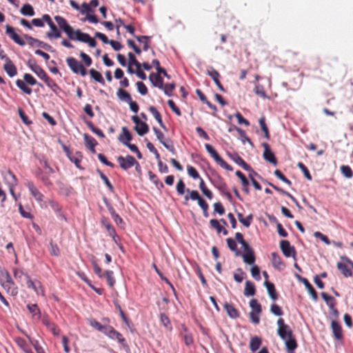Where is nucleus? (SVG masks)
<instances>
[{
	"label": "nucleus",
	"instance_id": "2",
	"mask_svg": "<svg viewBox=\"0 0 353 353\" xmlns=\"http://www.w3.org/2000/svg\"><path fill=\"white\" fill-rule=\"evenodd\" d=\"M205 148L207 152L214 159V161L223 169L228 171H232V167L229 165L225 160H223L214 148L209 143L205 144Z\"/></svg>",
	"mask_w": 353,
	"mask_h": 353
},
{
	"label": "nucleus",
	"instance_id": "46",
	"mask_svg": "<svg viewBox=\"0 0 353 353\" xmlns=\"http://www.w3.org/2000/svg\"><path fill=\"white\" fill-rule=\"evenodd\" d=\"M259 125H260V127H261V130L264 133V137L267 139H270V132H269V130H268V128L265 123V118L264 116L261 117L259 120Z\"/></svg>",
	"mask_w": 353,
	"mask_h": 353
},
{
	"label": "nucleus",
	"instance_id": "15",
	"mask_svg": "<svg viewBox=\"0 0 353 353\" xmlns=\"http://www.w3.org/2000/svg\"><path fill=\"white\" fill-rule=\"evenodd\" d=\"M26 186L36 201L38 202L43 201L44 199L43 194L39 191L32 181H28L26 183Z\"/></svg>",
	"mask_w": 353,
	"mask_h": 353
},
{
	"label": "nucleus",
	"instance_id": "45",
	"mask_svg": "<svg viewBox=\"0 0 353 353\" xmlns=\"http://www.w3.org/2000/svg\"><path fill=\"white\" fill-rule=\"evenodd\" d=\"M117 94L120 100L127 103H128L132 99L130 94L126 90L122 88L118 89Z\"/></svg>",
	"mask_w": 353,
	"mask_h": 353
},
{
	"label": "nucleus",
	"instance_id": "48",
	"mask_svg": "<svg viewBox=\"0 0 353 353\" xmlns=\"http://www.w3.org/2000/svg\"><path fill=\"white\" fill-rule=\"evenodd\" d=\"M20 12L25 16L32 17L34 15V9L32 6L29 3L24 4L21 8Z\"/></svg>",
	"mask_w": 353,
	"mask_h": 353
},
{
	"label": "nucleus",
	"instance_id": "31",
	"mask_svg": "<svg viewBox=\"0 0 353 353\" xmlns=\"http://www.w3.org/2000/svg\"><path fill=\"white\" fill-rule=\"evenodd\" d=\"M284 341L288 352H294V350L297 347V343L294 334H292L291 336L287 337Z\"/></svg>",
	"mask_w": 353,
	"mask_h": 353
},
{
	"label": "nucleus",
	"instance_id": "41",
	"mask_svg": "<svg viewBox=\"0 0 353 353\" xmlns=\"http://www.w3.org/2000/svg\"><path fill=\"white\" fill-rule=\"evenodd\" d=\"M270 185L276 191L289 197L297 206H299V203L298 201L296 200V199L293 195H292L290 193L285 191L284 190L281 189V188L277 187L276 185H274L272 183H270Z\"/></svg>",
	"mask_w": 353,
	"mask_h": 353
},
{
	"label": "nucleus",
	"instance_id": "19",
	"mask_svg": "<svg viewBox=\"0 0 353 353\" xmlns=\"http://www.w3.org/2000/svg\"><path fill=\"white\" fill-rule=\"evenodd\" d=\"M331 329L333 332L334 336L336 340L343 339V330L340 323L336 320H333L331 322Z\"/></svg>",
	"mask_w": 353,
	"mask_h": 353
},
{
	"label": "nucleus",
	"instance_id": "51",
	"mask_svg": "<svg viewBox=\"0 0 353 353\" xmlns=\"http://www.w3.org/2000/svg\"><path fill=\"white\" fill-rule=\"evenodd\" d=\"M137 40L140 43H144L143 50L147 51L150 48V37L148 36H134Z\"/></svg>",
	"mask_w": 353,
	"mask_h": 353
},
{
	"label": "nucleus",
	"instance_id": "61",
	"mask_svg": "<svg viewBox=\"0 0 353 353\" xmlns=\"http://www.w3.org/2000/svg\"><path fill=\"white\" fill-rule=\"evenodd\" d=\"M48 174H46V172L43 173L42 172H39V174H38V177L46 186H50L52 184L49 179Z\"/></svg>",
	"mask_w": 353,
	"mask_h": 353
},
{
	"label": "nucleus",
	"instance_id": "47",
	"mask_svg": "<svg viewBox=\"0 0 353 353\" xmlns=\"http://www.w3.org/2000/svg\"><path fill=\"white\" fill-rule=\"evenodd\" d=\"M261 344V340L260 338L257 336H254L251 338L250 342V348L252 352H256L260 347Z\"/></svg>",
	"mask_w": 353,
	"mask_h": 353
},
{
	"label": "nucleus",
	"instance_id": "39",
	"mask_svg": "<svg viewBox=\"0 0 353 353\" xmlns=\"http://www.w3.org/2000/svg\"><path fill=\"white\" fill-rule=\"evenodd\" d=\"M270 185L276 191L289 197L297 206H299V203L298 201L296 200V199L293 195H292L290 193L285 191L284 190L281 189V188L277 187L276 185H274L272 183H270Z\"/></svg>",
	"mask_w": 353,
	"mask_h": 353
},
{
	"label": "nucleus",
	"instance_id": "1",
	"mask_svg": "<svg viewBox=\"0 0 353 353\" xmlns=\"http://www.w3.org/2000/svg\"><path fill=\"white\" fill-rule=\"evenodd\" d=\"M54 19L59 28L65 32L70 39L86 43L91 48H94L97 46V41L94 39L92 38L88 34L82 32L80 30H74L63 17L55 16Z\"/></svg>",
	"mask_w": 353,
	"mask_h": 353
},
{
	"label": "nucleus",
	"instance_id": "56",
	"mask_svg": "<svg viewBox=\"0 0 353 353\" xmlns=\"http://www.w3.org/2000/svg\"><path fill=\"white\" fill-rule=\"evenodd\" d=\"M85 123H86L87 126L90 128V130H91V131L93 133H94L95 134H97V136H99L101 138L105 137L103 132L100 129L96 128L92 121H86Z\"/></svg>",
	"mask_w": 353,
	"mask_h": 353
},
{
	"label": "nucleus",
	"instance_id": "17",
	"mask_svg": "<svg viewBox=\"0 0 353 353\" xmlns=\"http://www.w3.org/2000/svg\"><path fill=\"white\" fill-rule=\"evenodd\" d=\"M3 69L8 76L10 77H14L17 74V69L10 59L6 58Z\"/></svg>",
	"mask_w": 353,
	"mask_h": 353
},
{
	"label": "nucleus",
	"instance_id": "35",
	"mask_svg": "<svg viewBox=\"0 0 353 353\" xmlns=\"http://www.w3.org/2000/svg\"><path fill=\"white\" fill-rule=\"evenodd\" d=\"M88 323L92 327L99 332H103V334L108 327L106 325H102L99 321H97L96 319L93 318L88 319Z\"/></svg>",
	"mask_w": 353,
	"mask_h": 353
},
{
	"label": "nucleus",
	"instance_id": "60",
	"mask_svg": "<svg viewBox=\"0 0 353 353\" xmlns=\"http://www.w3.org/2000/svg\"><path fill=\"white\" fill-rule=\"evenodd\" d=\"M49 252L51 255L54 256H59L60 255V249L58 245L52 241L50 243Z\"/></svg>",
	"mask_w": 353,
	"mask_h": 353
},
{
	"label": "nucleus",
	"instance_id": "24",
	"mask_svg": "<svg viewBox=\"0 0 353 353\" xmlns=\"http://www.w3.org/2000/svg\"><path fill=\"white\" fill-rule=\"evenodd\" d=\"M14 341L19 347L25 353H32L30 346L24 339L21 337H16L14 339Z\"/></svg>",
	"mask_w": 353,
	"mask_h": 353
},
{
	"label": "nucleus",
	"instance_id": "13",
	"mask_svg": "<svg viewBox=\"0 0 353 353\" xmlns=\"http://www.w3.org/2000/svg\"><path fill=\"white\" fill-rule=\"evenodd\" d=\"M230 158L239 165H240L245 170L250 172L256 175V172L248 165L238 154L230 155Z\"/></svg>",
	"mask_w": 353,
	"mask_h": 353
},
{
	"label": "nucleus",
	"instance_id": "5",
	"mask_svg": "<svg viewBox=\"0 0 353 353\" xmlns=\"http://www.w3.org/2000/svg\"><path fill=\"white\" fill-rule=\"evenodd\" d=\"M278 330L277 332L281 339L285 340L287 337L293 334L292 330L289 325L285 323L283 318H279L277 321Z\"/></svg>",
	"mask_w": 353,
	"mask_h": 353
},
{
	"label": "nucleus",
	"instance_id": "62",
	"mask_svg": "<svg viewBox=\"0 0 353 353\" xmlns=\"http://www.w3.org/2000/svg\"><path fill=\"white\" fill-rule=\"evenodd\" d=\"M28 338L29 339L30 343L34 347L37 353H46L43 348L40 345L37 340L32 339L30 336H28Z\"/></svg>",
	"mask_w": 353,
	"mask_h": 353
},
{
	"label": "nucleus",
	"instance_id": "26",
	"mask_svg": "<svg viewBox=\"0 0 353 353\" xmlns=\"http://www.w3.org/2000/svg\"><path fill=\"white\" fill-rule=\"evenodd\" d=\"M83 138L86 147L89 148L93 154H95V146L97 145V141L88 134H84Z\"/></svg>",
	"mask_w": 353,
	"mask_h": 353
},
{
	"label": "nucleus",
	"instance_id": "4",
	"mask_svg": "<svg viewBox=\"0 0 353 353\" xmlns=\"http://www.w3.org/2000/svg\"><path fill=\"white\" fill-rule=\"evenodd\" d=\"M27 287L29 289H32L37 295L45 296V289L41 283L38 281H32L28 274H26Z\"/></svg>",
	"mask_w": 353,
	"mask_h": 353
},
{
	"label": "nucleus",
	"instance_id": "21",
	"mask_svg": "<svg viewBox=\"0 0 353 353\" xmlns=\"http://www.w3.org/2000/svg\"><path fill=\"white\" fill-rule=\"evenodd\" d=\"M272 264L273 267L277 270H283L285 264L281 257L276 252L272 253Z\"/></svg>",
	"mask_w": 353,
	"mask_h": 353
},
{
	"label": "nucleus",
	"instance_id": "20",
	"mask_svg": "<svg viewBox=\"0 0 353 353\" xmlns=\"http://www.w3.org/2000/svg\"><path fill=\"white\" fill-rule=\"evenodd\" d=\"M118 139L125 145L130 143L132 139V136L127 127L124 126L122 128V132L119 134Z\"/></svg>",
	"mask_w": 353,
	"mask_h": 353
},
{
	"label": "nucleus",
	"instance_id": "49",
	"mask_svg": "<svg viewBox=\"0 0 353 353\" xmlns=\"http://www.w3.org/2000/svg\"><path fill=\"white\" fill-rule=\"evenodd\" d=\"M341 173L347 179H351L353 176V171L349 165H342L340 168Z\"/></svg>",
	"mask_w": 353,
	"mask_h": 353
},
{
	"label": "nucleus",
	"instance_id": "58",
	"mask_svg": "<svg viewBox=\"0 0 353 353\" xmlns=\"http://www.w3.org/2000/svg\"><path fill=\"white\" fill-rule=\"evenodd\" d=\"M207 74L213 79L214 83L219 81L220 74L214 68L210 67L209 69L207 70Z\"/></svg>",
	"mask_w": 353,
	"mask_h": 353
},
{
	"label": "nucleus",
	"instance_id": "52",
	"mask_svg": "<svg viewBox=\"0 0 353 353\" xmlns=\"http://www.w3.org/2000/svg\"><path fill=\"white\" fill-rule=\"evenodd\" d=\"M16 84L24 93L28 95H30L32 94V89L27 86L23 81L21 79H17L16 81Z\"/></svg>",
	"mask_w": 353,
	"mask_h": 353
},
{
	"label": "nucleus",
	"instance_id": "18",
	"mask_svg": "<svg viewBox=\"0 0 353 353\" xmlns=\"http://www.w3.org/2000/svg\"><path fill=\"white\" fill-rule=\"evenodd\" d=\"M63 150L70 160L73 162L77 168H79L82 159L81 153L77 152L75 154H73L66 146H63Z\"/></svg>",
	"mask_w": 353,
	"mask_h": 353
},
{
	"label": "nucleus",
	"instance_id": "36",
	"mask_svg": "<svg viewBox=\"0 0 353 353\" xmlns=\"http://www.w3.org/2000/svg\"><path fill=\"white\" fill-rule=\"evenodd\" d=\"M200 182H199V188L201 190L202 193L209 199H212L213 198V194L212 192L208 189V188L205 185V183L203 179L201 177L199 178Z\"/></svg>",
	"mask_w": 353,
	"mask_h": 353
},
{
	"label": "nucleus",
	"instance_id": "43",
	"mask_svg": "<svg viewBox=\"0 0 353 353\" xmlns=\"http://www.w3.org/2000/svg\"><path fill=\"white\" fill-rule=\"evenodd\" d=\"M46 83V85L54 92L57 93L58 91L60 90L59 86L57 84V83L52 80L48 75L43 80Z\"/></svg>",
	"mask_w": 353,
	"mask_h": 353
},
{
	"label": "nucleus",
	"instance_id": "10",
	"mask_svg": "<svg viewBox=\"0 0 353 353\" xmlns=\"http://www.w3.org/2000/svg\"><path fill=\"white\" fill-rule=\"evenodd\" d=\"M104 334L112 340H117L119 343L122 345H123L125 342V339L123 335L110 325H108Z\"/></svg>",
	"mask_w": 353,
	"mask_h": 353
},
{
	"label": "nucleus",
	"instance_id": "64",
	"mask_svg": "<svg viewBox=\"0 0 353 353\" xmlns=\"http://www.w3.org/2000/svg\"><path fill=\"white\" fill-rule=\"evenodd\" d=\"M227 244L228 248L236 252V254L238 255L239 254V251L237 250L236 243L234 239L232 238H228L226 239Z\"/></svg>",
	"mask_w": 353,
	"mask_h": 353
},
{
	"label": "nucleus",
	"instance_id": "59",
	"mask_svg": "<svg viewBox=\"0 0 353 353\" xmlns=\"http://www.w3.org/2000/svg\"><path fill=\"white\" fill-rule=\"evenodd\" d=\"M26 37L29 39L30 44L31 46H37L38 47H41L45 49H47L48 47H50V46H48V44H46L42 41H40L39 40H38L37 39H34L33 37L27 36V35Z\"/></svg>",
	"mask_w": 353,
	"mask_h": 353
},
{
	"label": "nucleus",
	"instance_id": "8",
	"mask_svg": "<svg viewBox=\"0 0 353 353\" xmlns=\"http://www.w3.org/2000/svg\"><path fill=\"white\" fill-rule=\"evenodd\" d=\"M132 121L135 123L134 130L140 136H143L149 131V126L145 122L141 121L137 115L132 117Z\"/></svg>",
	"mask_w": 353,
	"mask_h": 353
},
{
	"label": "nucleus",
	"instance_id": "38",
	"mask_svg": "<svg viewBox=\"0 0 353 353\" xmlns=\"http://www.w3.org/2000/svg\"><path fill=\"white\" fill-rule=\"evenodd\" d=\"M270 185L276 191L289 197L297 206H299V203L298 201L296 200V199L293 195H292L290 193L285 191L284 190L281 189V188L277 187L276 185H274L272 183H270Z\"/></svg>",
	"mask_w": 353,
	"mask_h": 353
},
{
	"label": "nucleus",
	"instance_id": "33",
	"mask_svg": "<svg viewBox=\"0 0 353 353\" xmlns=\"http://www.w3.org/2000/svg\"><path fill=\"white\" fill-rule=\"evenodd\" d=\"M256 293L254 284L250 281H246L245 283L244 295L245 296H254Z\"/></svg>",
	"mask_w": 353,
	"mask_h": 353
},
{
	"label": "nucleus",
	"instance_id": "63",
	"mask_svg": "<svg viewBox=\"0 0 353 353\" xmlns=\"http://www.w3.org/2000/svg\"><path fill=\"white\" fill-rule=\"evenodd\" d=\"M187 171L189 176H191L192 179H197L200 178V175L198 171L193 166L190 165H187Z\"/></svg>",
	"mask_w": 353,
	"mask_h": 353
},
{
	"label": "nucleus",
	"instance_id": "16",
	"mask_svg": "<svg viewBox=\"0 0 353 353\" xmlns=\"http://www.w3.org/2000/svg\"><path fill=\"white\" fill-rule=\"evenodd\" d=\"M28 65L30 68L42 80H43L48 74L45 72V70L38 64H37L34 61H32L29 60L28 62Z\"/></svg>",
	"mask_w": 353,
	"mask_h": 353
},
{
	"label": "nucleus",
	"instance_id": "42",
	"mask_svg": "<svg viewBox=\"0 0 353 353\" xmlns=\"http://www.w3.org/2000/svg\"><path fill=\"white\" fill-rule=\"evenodd\" d=\"M270 185L276 191L289 197L297 206H299V203L298 201L296 200V199L293 195H292L290 193L285 191L284 190L281 189V188L277 187L276 185H274L272 183H270Z\"/></svg>",
	"mask_w": 353,
	"mask_h": 353
},
{
	"label": "nucleus",
	"instance_id": "3",
	"mask_svg": "<svg viewBox=\"0 0 353 353\" xmlns=\"http://www.w3.org/2000/svg\"><path fill=\"white\" fill-rule=\"evenodd\" d=\"M66 62L70 70L75 74H80L82 77H85L87 74L86 69L81 62L74 57H68Z\"/></svg>",
	"mask_w": 353,
	"mask_h": 353
},
{
	"label": "nucleus",
	"instance_id": "14",
	"mask_svg": "<svg viewBox=\"0 0 353 353\" xmlns=\"http://www.w3.org/2000/svg\"><path fill=\"white\" fill-rule=\"evenodd\" d=\"M6 34L17 44L21 46H23L26 45V42L24 41V40L18 34L15 32V30L14 29V28H12V26H9V25H7L6 26Z\"/></svg>",
	"mask_w": 353,
	"mask_h": 353
},
{
	"label": "nucleus",
	"instance_id": "44",
	"mask_svg": "<svg viewBox=\"0 0 353 353\" xmlns=\"http://www.w3.org/2000/svg\"><path fill=\"white\" fill-rule=\"evenodd\" d=\"M244 263L249 265H254L255 261V255L253 250L245 252L242 255Z\"/></svg>",
	"mask_w": 353,
	"mask_h": 353
},
{
	"label": "nucleus",
	"instance_id": "27",
	"mask_svg": "<svg viewBox=\"0 0 353 353\" xmlns=\"http://www.w3.org/2000/svg\"><path fill=\"white\" fill-rule=\"evenodd\" d=\"M264 285L267 288V290H268L270 297L273 301L277 300L279 298V294L276 292V290L275 289V286H274V283L269 282L268 281H265L264 282Z\"/></svg>",
	"mask_w": 353,
	"mask_h": 353
},
{
	"label": "nucleus",
	"instance_id": "40",
	"mask_svg": "<svg viewBox=\"0 0 353 353\" xmlns=\"http://www.w3.org/2000/svg\"><path fill=\"white\" fill-rule=\"evenodd\" d=\"M270 185L276 191L289 197L297 206H299V203L298 201L296 200V199L293 195H292L290 193L285 191L284 190L281 189V188L277 187L276 185H274L272 183H270Z\"/></svg>",
	"mask_w": 353,
	"mask_h": 353
},
{
	"label": "nucleus",
	"instance_id": "7",
	"mask_svg": "<svg viewBox=\"0 0 353 353\" xmlns=\"http://www.w3.org/2000/svg\"><path fill=\"white\" fill-rule=\"evenodd\" d=\"M117 162L119 163L121 168L127 170L134 166L137 163V160L131 155L126 157L119 156L117 157Z\"/></svg>",
	"mask_w": 353,
	"mask_h": 353
},
{
	"label": "nucleus",
	"instance_id": "30",
	"mask_svg": "<svg viewBox=\"0 0 353 353\" xmlns=\"http://www.w3.org/2000/svg\"><path fill=\"white\" fill-rule=\"evenodd\" d=\"M347 264L348 263H347L338 262L336 265L337 268L345 277H350L352 276V272L348 267Z\"/></svg>",
	"mask_w": 353,
	"mask_h": 353
},
{
	"label": "nucleus",
	"instance_id": "12",
	"mask_svg": "<svg viewBox=\"0 0 353 353\" xmlns=\"http://www.w3.org/2000/svg\"><path fill=\"white\" fill-rule=\"evenodd\" d=\"M262 146L264 148V152L263 154V158L265 161L272 163L274 165H277V160L275 157L274 154L270 150V145L267 143H263Z\"/></svg>",
	"mask_w": 353,
	"mask_h": 353
},
{
	"label": "nucleus",
	"instance_id": "22",
	"mask_svg": "<svg viewBox=\"0 0 353 353\" xmlns=\"http://www.w3.org/2000/svg\"><path fill=\"white\" fill-rule=\"evenodd\" d=\"M298 278L305 285L306 289L311 295L312 299L314 301H316L318 300L317 292H316L313 286L310 284V283L308 281V280L306 278H303L300 276H298Z\"/></svg>",
	"mask_w": 353,
	"mask_h": 353
},
{
	"label": "nucleus",
	"instance_id": "29",
	"mask_svg": "<svg viewBox=\"0 0 353 353\" xmlns=\"http://www.w3.org/2000/svg\"><path fill=\"white\" fill-rule=\"evenodd\" d=\"M224 308L228 314V315L232 318V319H236L239 316V311L237 310V309H236L234 307V306L231 304V303H225L224 304Z\"/></svg>",
	"mask_w": 353,
	"mask_h": 353
},
{
	"label": "nucleus",
	"instance_id": "32",
	"mask_svg": "<svg viewBox=\"0 0 353 353\" xmlns=\"http://www.w3.org/2000/svg\"><path fill=\"white\" fill-rule=\"evenodd\" d=\"M27 308L30 314H32V318L34 319H40L41 311L37 304H28Z\"/></svg>",
	"mask_w": 353,
	"mask_h": 353
},
{
	"label": "nucleus",
	"instance_id": "37",
	"mask_svg": "<svg viewBox=\"0 0 353 353\" xmlns=\"http://www.w3.org/2000/svg\"><path fill=\"white\" fill-rule=\"evenodd\" d=\"M270 185L276 191L289 197L297 206H299V203L298 201L296 200V199L293 195H292L290 193L285 191L284 190L281 189V188L277 187L276 185H274L272 183H270Z\"/></svg>",
	"mask_w": 353,
	"mask_h": 353
},
{
	"label": "nucleus",
	"instance_id": "57",
	"mask_svg": "<svg viewBox=\"0 0 353 353\" xmlns=\"http://www.w3.org/2000/svg\"><path fill=\"white\" fill-rule=\"evenodd\" d=\"M108 284L110 288H113L115 284V279L114 277V272L111 270L105 271V276Z\"/></svg>",
	"mask_w": 353,
	"mask_h": 353
},
{
	"label": "nucleus",
	"instance_id": "6",
	"mask_svg": "<svg viewBox=\"0 0 353 353\" xmlns=\"http://www.w3.org/2000/svg\"><path fill=\"white\" fill-rule=\"evenodd\" d=\"M43 20L48 23L50 26L51 31L47 33L48 38H59L61 37V32L56 26V25L52 21V19L49 14H45L43 15Z\"/></svg>",
	"mask_w": 353,
	"mask_h": 353
},
{
	"label": "nucleus",
	"instance_id": "25",
	"mask_svg": "<svg viewBox=\"0 0 353 353\" xmlns=\"http://www.w3.org/2000/svg\"><path fill=\"white\" fill-rule=\"evenodd\" d=\"M149 79L152 83L153 86L157 87L159 88L163 87V79L159 72L157 74L153 72L151 73L149 76Z\"/></svg>",
	"mask_w": 353,
	"mask_h": 353
},
{
	"label": "nucleus",
	"instance_id": "50",
	"mask_svg": "<svg viewBox=\"0 0 353 353\" xmlns=\"http://www.w3.org/2000/svg\"><path fill=\"white\" fill-rule=\"evenodd\" d=\"M90 74L91 76V77L92 79H94L96 81L101 83V84H104L105 83V81L101 75V74L97 71L96 70L94 69H90Z\"/></svg>",
	"mask_w": 353,
	"mask_h": 353
},
{
	"label": "nucleus",
	"instance_id": "9",
	"mask_svg": "<svg viewBox=\"0 0 353 353\" xmlns=\"http://www.w3.org/2000/svg\"><path fill=\"white\" fill-rule=\"evenodd\" d=\"M0 281L3 288L9 290L14 283L9 272L4 268H0Z\"/></svg>",
	"mask_w": 353,
	"mask_h": 353
},
{
	"label": "nucleus",
	"instance_id": "11",
	"mask_svg": "<svg viewBox=\"0 0 353 353\" xmlns=\"http://www.w3.org/2000/svg\"><path fill=\"white\" fill-rule=\"evenodd\" d=\"M280 248L286 257L293 256L296 255V250L294 246H291L290 243L287 240H282L280 242Z\"/></svg>",
	"mask_w": 353,
	"mask_h": 353
},
{
	"label": "nucleus",
	"instance_id": "53",
	"mask_svg": "<svg viewBox=\"0 0 353 353\" xmlns=\"http://www.w3.org/2000/svg\"><path fill=\"white\" fill-rule=\"evenodd\" d=\"M250 307L252 308V311L250 312L261 314L262 311L261 305L256 299H252L250 301Z\"/></svg>",
	"mask_w": 353,
	"mask_h": 353
},
{
	"label": "nucleus",
	"instance_id": "55",
	"mask_svg": "<svg viewBox=\"0 0 353 353\" xmlns=\"http://www.w3.org/2000/svg\"><path fill=\"white\" fill-rule=\"evenodd\" d=\"M159 89L163 90L166 95L170 97L172 95L173 90L175 89V83H163V87Z\"/></svg>",
	"mask_w": 353,
	"mask_h": 353
},
{
	"label": "nucleus",
	"instance_id": "28",
	"mask_svg": "<svg viewBox=\"0 0 353 353\" xmlns=\"http://www.w3.org/2000/svg\"><path fill=\"white\" fill-rule=\"evenodd\" d=\"M4 180L9 187H14L17 185V179L15 175L10 170H8L3 175Z\"/></svg>",
	"mask_w": 353,
	"mask_h": 353
},
{
	"label": "nucleus",
	"instance_id": "23",
	"mask_svg": "<svg viewBox=\"0 0 353 353\" xmlns=\"http://www.w3.org/2000/svg\"><path fill=\"white\" fill-rule=\"evenodd\" d=\"M212 183L214 186L220 191V192L228 189V185L224 179L219 175H217L216 177H214L212 180Z\"/></svg>",
	"mask_w": 353,
	"mask_h": 353
},
{
	"label": "nucleus",
	"instance_id": "54",
	"mask_svg": "<svg viewBox=\"0 0 353 353\" xmlns=\"http://www.w3.org/2000/svg\"><path fill=\"white\" fill-rule=\"evenodd\" d=\"M160 321H161V323L163 325V326L168 330H172V327L170 319L165 314H164V313L160 314Z\"/></svg>",
	"mask_w": 353,
	"mask_h": 353
},
{
	"label": "nucleus",
	"instance_id": "34",
	"mask_svg": "<svg viewBox=\"0 0 353 353\" xmlns=\"http://www.w3.org/2000/svg\"><path fill=\"white\" fill-rule=\"evenodd\" d=\"M101 225L106 229L110 236H116V230L108 219L103 217L101 220Z\"/></svg>",
	"mask_w": 353,
	"mask_h": 353
}]
</instances>
